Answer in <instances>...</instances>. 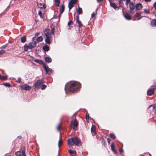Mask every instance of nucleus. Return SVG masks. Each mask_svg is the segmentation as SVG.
Instances as JSON below:
<instances>
[{
    "label": "nucleus",
    "mask_w": 156,
    "mask_h": 156,
    "mask_svg": "<svg viewBox=\"0 0 156 156\" xmlns=\"http://www.w3.org/2000/svg\"><path fill=\"white\" fill-rule=\"evenodd\" d=\"M0 79L1 80H5L7 79V76H3L0 74Z\"/></svg>",
    "instance_id": "f704fd0d"
},
{
    "label": "nucleus",
    "mask_w": 156,
    "mask_h": 156,
    "mask_svg": "<svg viewBox=\"0 0 156 156\" xmlns=\"http://www.w3.org/2000/svg\"><path fill=\"white\" fill-rule=\"evenodd\" d=\"M86 120L87 121H89V114L88 113H87L86 114Z\"/></svg>",
    "instance_id": "58836bf2"
},
{
    "label": "nucleus",
    "mask_w": 156,
    "mask_h": 156,
    "mask_svg": "<svg viewBox=\"0 0 156 156\" xmlns=\"http://www.w3.org/2000/svg\"><path fill=\"white\" fill-rule=\"evenodd\" d=\"M142 5L141 4L139 3L137 4L136 5V10H138L140 9L142 7Z\"/></svg>",
    "instance_id": "a211bd4d"
},
{
    "label": "nucleus",
    "mask_w": 156,
    "mask_h": 156,
    "mask_svg": "<svg viewBox=\"0 0 156 156\" xmlns=\"http://www.w3.org/2000/svg\"><path fill=\"white\" fill-rule=\"evenodd\" d=\"M39 33H37L35 34V37L39 35Z\"/></svg>",
    "instance_id": "13d9d810"
},
{
    "label": "nucleus",
    "mask_w": 156,
    "mask_h": 156,
    "mask_svg": "<svg viewBox=\"0 0 156 156\" xmlns=\"http://www.w3.org/2000/svg\"><path fill=\"white\" fill-rule=\"evenodd\" d=\"M151 0H145L146 2H150L151 1Z\"/></svg>",
    "instance_id": "4d7b16f0"
},
{
    "label": "nucleus",
    "mask_w": 156,
    "mask_h": 156,
    "mask_svg": "<svg viewBox=\"0 0 156 156\" xmlns=\"http://www.w3.org/2000/svg\"><path fill=\"white\" fill-rule=\"evenodd\" d=\"M141 13L140 12H136L135 14L136 16L138 18V20H139L142 17L141 16Z\"/></svg>",
    "instance_id": "bb28decb"
},
{
    "label": "nucleus",
    "mask_w": 156,
    "mask_h": 156,
    "mask_svg": "<svg viewBox=\"0 0 156 156\" xmlns=\"http://www.w3.org/2000/svg\"><path fill=\"white\" fill-rule=\"evenodd\" d=\"M74 144L77 146H80L82 145V143L80 140L77 137H74Z\"/></svg>",
    "instance_id": "20e7f679"
},
{
    "label": "nucleus",
    "mask_w": 156,
    "mask_h": 156,
    "mask_svg": "<svg viewBox=\"0 0 156 156\" xmlns=\"http://www.w3.org/2000/svg\"><path fill=\"white\" fill-rule=\"evenodd\" d=\"M126 5H128V4L130 2V0H126Z\"/></svg>",
    "instance_id": "de8ad7c7"
},
{
    "label": "nucleus",
    "mask_w": 156,
    "mask_h": 156,
    "mask_svg": "<svg viewBox=\"0 0 156 156\" xmlns=\"http://www.w3.org/2000/svg\"><path fill=\"white\" fill-rule=\"evenodd\" d=\"M72 24H73V22L72 21H70L68 22L67 25L69 26L70 25Z\"/></svg>",
    "instance_id": "37998d69"
},
{
    "label": "nucleus",
    "mask_w": 156,
    "mask_h": 156,
    "mask_svg": "<svg viewBox=\"0 0 156 156\" xmlns=\"http://www.w3.org/2000/svg\"><path fill=\"white\" fill-rule=\"evenodd\" d=\"M155 88H153L151 89H149L147 91V94L148 96H151L153 94L155 90Z\"/></svg>",
    "instance_id": "1a4fd4ad"
},
{
    "label": "nucleus",
    "mask_w": 156,
    "mask_h": 156,
    "mask_svg": "<svg viewBox=\"0 0 156 156\" xmlns=\"http://www.w3.org/2000/svg\"><path fill=\"white\" fill-rule=\"evenodd\" d=\"M38 15L40 16L41 18H42V12L41 11H39L38 12Z\"/></svg>",
    "instance_id": "49530a36"
},
{
    "label": "nucleus",
    "mask_w": 156,
    "mask_h": 156,
    "mask_svg": "<svg viewBox=\"0 0 156 156\" xmlns=\"http://www.w3.org/2000/svg\"><path fill=\"white\" fill-rule=\"evenodd\" d=\"M64 10V6L63 5H62L61 6L59 9V12H60V14L58 16L59 17L60 16V15L63 12Z\"/></svg>",
    "instance_id": "2eb2a0df"
},
{
    "label": "nucleus",
    "mask_w": 156,
    "mask_h": 156,
    "mask_svg": "<svg viewBox=\"0 0 156 156\" xmlns=\"http://www.w3.org/2000/svg\"><path fill=\"white\" fill-rule=\"evenodd\" d=\"M95 15H96L95 13H94V12H93L91 14V17L92 18L94 17L95 16Z\"/></svg>",
    "instance_id": "864d4df0"
},
{
    "label": "nucleus",
    "mask_w": 156,
    "mask_h": 156,
    "mask_svg": "<svg viewBox=\"0 0 156 156\" xmlns=\"http://www.w3.org/2000/svg\"><path fill=\"white\" fill-rule=\"evenodd\" d=\"M119 151L120 153H122L123 152V150L122 149L120 148L119 149Z\"/></svg>",
    "instance_id": "5fc2aeb1"
},
{
    "label": "nucleus",
    "mask_w": 156,
    "mask_h": 156,
    "mask_svg": "<svg viewBox=\"0 0 156 156\" xmlns=\"http://www.w3.org/2000/svg\"><path fill=\"white\" fill-rule=\"evenodd\" d=\"M68 143L69 145L73 146L74 144V138L69 139L68 140Z\"/></svg>",
    "instance_id": "9d476101"
},
{
    "label": "nucleus",
    "mask_w": 156,
    "mask_h": 156,
    "mask_svg": "<svg viewBox=\"0 0 156 156\" xmlns=\"http://www.w3.org/2000/svg\"><path fill=\"white\" fill-rule=\"evenodd\" d=\"M23 149L22 151V156H26L25 154V147H23Z\"/></svg>",
    "instance_id": "2f4dec72"
},
{
    "label": "nucleus",
    "mask_w": 156,
    "mask_h": 156,
    "mask_svg": "<svg viewBox=\"0 0 156 156\" xmlns=\"http://www.w3.org/2000/svg\"><path fill=\"white\" fill-rule=\"evenodd\" d=\"M103 0H97V1L98 2H101L102 1H103Z\"/></svg>",
    "instance_id": "680f3d73"
},
{
    "label": "nucleus",
    "mask_w": 156,
    "mask_h": 156,
    "mask_svg": "<svg viewBox=\"0 0 156 156\" xmlns=\"http://www.w3.org/2000/svg\"><path fill=\"white\" fill-rule=\"evenodd\" d=\"M43 83L42 79L37 80L34 84L35 88L39 89Z\"/></svg>",
    "instance_id": "7ed1b4c3"
},
{
    "label": "nucleus",
    "mask_w": 156,
    "mask_h": 156,
    "mask_svg": "<svg viewBox=\"0 0 156 156\" xmlns=\"http://www.w3.org/2000/svg\"><path fill=\"white\" fill-rule=\"evenodd\" d=\"M29 48L31 49L34 47L36 46V41L32 42H30L29 43Z\"/></svg>",
    "instance_id": "f8f14e48"
},
{
    "label": "nucleus",
    "mask_w": 156,
    "mask_h": 156,
    "mask_svg": "<svg viewBox=\"0 0 156 156\" xmlns=\"http://www.w3.org/2000/svg\"><path fill=\"white\" fill-rule=\"evenodd\" d=\"M107 140L108 142V144H109L110 143V140L108 138L107 139Z\"/></svg>",
    "instance_id": "6e6d98bb"
},
{
    "label": "nucleus",
    "mask_w": 156,
    "mask_h": 156,
    "mask_svg": "<svg viewBox=\"0 0 156 156\" xmlns=\"http://www.w3.org/2000/svg\"><path fill=\"white\" fill-rule=\"evenodd\" d=\"M7 45H8V44H7L4 45L2 46L0 48H5V47H7Z\"/></svg>",
    "instance_id": "a18cd8bd"
},
{
    "label": "nucleus",
    "mask_w": 156,
    "mask_h": 156,
    "mask_svg": "<svg viewBox=\"0 0 156 156\" xmlns=\"http://www.w3.org/2000/svg\"><path fill=\"white\" fill-rule=\"evenodd\" d=\"M62 141L61 140L60 138L58 143V146L59 149L60 148V145H61L62 144Z\"/></svg>",
    "instance_id": "72a5a7b5"
},
{
    "label": "nucleus",
    "mask_w": 156,
    "mask_h": 156,
    "mask_svg": "<svg viewBox=\"0 0 156 156\" xmlns=\"http://www.w3.org/2000/svg\"><path fill=\"white\" fill-rule=\"evenodd\" d=\"M34 61L36 62L39 63V64H42L43 63V62L42 60L38 59L34 60Z\"/></svg>",
    "instance_id": "c756f323"
},
{
    "label": "nucleus",
    "mask_w": 156,
    "mask_h": 156,
    "mask_svg": "<svg viewBox=\"0 0 156 156\" xmlns=\"http://www.w3.org/2000/svg\"><path fill=\"white\" fill-rule=\"evenodd\" d=\"M153 6L155 9L156 10V2L154 3L153 4Z\"/></svg>",
    "instance_id": "603ef678"
},
{
    "label": "nucleus",
    "mask_w": 156,
    "mask_h": 156,
    "mask_svg": "<svg viewBox=\"0 0 156 156\" xmlns=\"http://www.w3.org/2000/svg\"><path fill=\"white\" fill-rule=\"evenodd\" d=\"M80 87L81 84L79 82H75L73 83L69 87V91L74 93L77 91Z\"/></svg>",
    "instance_id": "f257e3e1"
},
{
    "label": "nucleus",
    "mask_w": 156,
    "mask_h": 156,
    "mask_svg": "<svg viewBox=\"0 0 156 156\" xmlns=\"http://www.w3.org/2000/svg\"><path fill=\"white\" fill-rule=\"evenodd\" d=\"M51 37H48V36L46 37V38L45 39V41L47 44H50L51 43V42L50 41V38H51Z\"/></svg>",
    "instance_id": "f3484780"
},
{
    "label": "nucleus",
    "mask_w": 156,
    "mask_h": 156,
    "mask_svg": "<svg viewBox=\"0 0 156 156\" xmlns=\"http://www.w3.org/2000/svg\"><path fill=\"white\" fill-rule=\"evenodd\" d=\"M77 1V0H70V2L72 4H75Z\"/></svg>",
    "instance_id": "e433bc0d"
},
{
    "label": "nucleus",
    "mask_w": 156,
    "mask_h": 156,
    "mask_svg": "<svg viewBox=\"0 0 156 156\" xmlns=\"http://www.w3.org/2000/svg\"><path fill=\"white\" fill-rule=\"evenodd\" d=\"M3 85L7 87H10V84L8 83H4L3 84Z\"/></svg>",
    "instance_id": "4c0bfd02"
},
{
    "label": "nucleus",
    "mask_w": 156,
    "mask_h": 156,
    "mask_svg": "<svg viewBox=\"0 0 156 156\" xmlns=\"http://www.w3.org/2000/svg\"><path fill=\"white\" fill-rule=\"evenodd\" d=\"M110 5L115 10H118L119 9V7L115 3L113 2H110Z\"/></svg>",
    "instance_id": "ddd939ff"
},
{
    "label": "nucleus",
    "mask_w": 156,
    "mask_h": 156,
    "mask_svg": "<svg viewBox=\"0 0 156 156\" xmlns=\"http://www.w3.org/2000/svg\"><path fill=\"white\" fill-rule=\"evenodd\" d=\"M46 87V86L45 85H42L41 87L42 90H43Z\"/></svg>",
    "instance_id": "c03bdc74"
},
{
    "label": "nucleus",
    "mask_w": 156,
    "mask_h": 156,
    "mask_svg": "<svg viewBox=\"0 0 156 156\" xmlns=\"http://www.w3.org/2000/svg\"><path fill=\"white\" fill-rule=\"evenodd\" d=\"M21 43H24L26 41V38L25 36H23L21 37Z\"/></svg>",
    "instance_id": "b1692460"
},
{
    "label": "nucleus",
    "mask_w": 156,
    "mask_h": 156,
    "mask_svg": "<svg viewBox=\"0 0 156 156\" xmlns=\"http://www.w3.org/2000/svg\"><path fill=\"white\" fill-rule=\"evenodd\" d=\"M76 22L78 24V25L80 27H81L83 26V25L81 22L79 20L78 15H77L76 17Z\"/></svg>",
    "instance_id": "4468645a"
},
{
    "label": "nucleus",
    "mask_w": 156,
    "mask_h": 156,
    "mask_svg": "<svg viewBox=\"0 0 156 156\" xmlns=\"http://www.w3.org/2000/svg\"><path fill=\"white\" fill-rule=\"evenodd\" d=\"M144 12L145 13L147 14L149 13L150 12V11L148 9H144Z\"/></svg>",
    "instance_id": "79ce46f5"
},
{
    "label": "nucleus",
    "mask_w": 156,
    "mask_h": 156,
    "mask_svg": "<svg viewBox=\"0 0 156 156\" xmlns=\"http://www.w3.org/2000/svg\"><path fill=\"white\" fill-rule=\"evenodd\" d=\"M43 40V38L41 36L38 37L36 39L37 42H39L42 41Z\"/></svg>",
    "instance_id": "a878e982"
},
{
    "label": "nucleus",
    "mask_w": 156,
    "mask_h": 156,
    "mask_svg": "<svg viewBox=\"0 0 156 156\" xmlns=\"http://www.w3.org/2000/svg\"><path fill=\"white\" fill-rule=\"evenodd\" d=\"M129 6L130 9V12L131 13H133V10L135 9L136 5L133 2H131L129 3Z\"/></svg>",
    "instance_id": "0eeeda50"
},
{
    "label": "nucleus",
    "mask_w": 156,
    "mask_h": 156,
    "mask_svg": "<svg viewBox=\"0 0 156 156\" xmlns=\"http://www.w3.org/2000/svg\"><path fill=\"white\" fill-rule=\"evenodd\" d=\"M122 0H119V4H121L122 1Z\"/></svg>",
    "instance_id": "bf43d9fd"
},
{
    "label": "nucleus",
    "mask_w": 156,
    "mask_h": 156,
    "mask_svg": "<svg viewBox=\"0 0 156 156\" xmlns=\"http://www.w3.org/2000/svg\"><path fill=\"white\" fill-rule=\"evenodd\" d=\"M77 12L79 14H82L83 13V11L82 8L78 7V9L76 10Z\"/></svg>",
    "instance_id": "393cba45"
},
{
    "label": "nucleus",
    "mask_w": 156,
    "mask_h": 156,
    "mask_svg": "<svg viewBox=\"0 0 156 156\" xmlns=\"http://www.w3.org/2000/svg\"><path fill=\"white\" fill-rule=\"evenodd\" d=\"M44 33L46 37H51V33L50 29H46L44 31Z\"/></svg>",
    "instance_id": "6e6552de"
},
{
    "label": "nucleus",
    "mask_w": 156,
    "mask_h": 156,
    "mask_svg": "<svg viewBox=\"0 0 156 156\" xmlns=\"http://www.w3.org/2000/svg\"><path fill=\"white\" fill-rule=\"evenodd\" d=\"M17 137L19 139H20L21 138V136H19Z\"/></svg>",
    "instance_id": "052dcab7"
},
{
    "label": "nucleus",
    "mask_w": 156,
    "mask_h": 156,
    "mask_svg": "<svg viewBox=\"0 0 156 156\" xmlns=\"http://www.w3.org/2000/svg\"><path fill=\"white\" fill-rule=\"evenodd\" d=\"M55 5L57 6H58L59 5L60 0H54Z\"/></svg>",
    "instance_id": "cd10ccee"
},
{
    "label": "nucleus",
    "mask_w": 156,
    "mask_h": 156,
    "mask_svg": "<svg viewBox=\"0 0 156 156\" xmlns=\"http://www.w3.org/2000/svg\"><path fill=\"white\" fill-rule=\"evenodd\" d=\"M69 29H70V27H69V28H68V30H69Z\"/></svg>",
    "instance_id": "0e129e2a"
},
{
    "label": "nucleus",
    "mask_w": 156,
    "mask_h": 156,
    "mask_svg": "<svg viewBox=\"0 0 156 156\" xmlns=\"http://www.w3.org/2000/svg\"><path fill=\"white\" fill-rule=\"evenodd\" d=\"M45 61L48 63H50L52 61L51 59V58L48 57H46L45 58Z\"/></svg>",
    "instance_id": "412c9836"
},
{
    "label": "nucleus",
    "mask_w": 156,
    "mask_h": 156,
    "mask_svg": "<svg viewBox=\"0 0 156 156\" xmlns=\"http://www.w3.org/2000/svg\"><path fill=\"white\" fill-rule=\"evenodd\" d=\"M66 87H65V90L66 92Z\"/></svg>",
    "instance_id": "e2e57ef3"
},
{
    "label": "nucleus",
    "mask_w": 156,
    "mask_h": 156,
    "mask_svg": "<svg viewBox=\"0 0 156 156\" xmlns=\"http://www.w3.org/2000/svg\"><path fill=\"white\" fill-rule=\"evenodd\" d=\"M20 88L21 90H29L31 89V87L27 84H24L22 85L20 87Z\"/></svg>",
    "instance_id": "39448f33"
},
{
    "label": "nucleus",
    "mask_w": 156,
    "mask_h": 156,
    "mask_svg": "<svg viewBox=\"0 0 156 156\" xmlns=\"http://www.w3.org/2000/svg\"><path fill=\"white\" fill-rule=\"evenodd\" d=\"M78 125V122L77 119H75L73 121H72L70 123V127H73L74 130H76L77 129V128Z\"/></svg>",
    "instance_id": "f03ea898"
},
{
    "label": "nucleus",
    "mask_w": 156,
    "mask_h": 156,
    "mask_svg": "<svg viewBox=\"0 0 156 156\" xmlns=\"http://www.w3.org/2000/svg\"><path fill=\"white\" fill-rule=\"evenodd\" d=\"M110 136L113 139H115V135L113 133H110Z\"/></svg>",
    "instance_id": "a19ab883"
},
{
    "label": "nucleus",
    "mask_w": 156,
    "mask_h": 156,
    "mask_svg": "<svg viewBox=\"0 0 156 156\" xmlns=\"http://www.w3.org/2000/svg\"><path fill=\"white\" fill-rule=\"evenodd\" d=\"M21 78L19 77L18 78V79L17 80H16V81L19 83H20V82L21 81Z\"/></svg>",
    "instance_id": "09e8293b"
},
{
    "label": "nucleus",
    "mask_w": 156,
    "mask_h": 156,
    "mask_svg": "<svg viewBox=\"0 0 156 156\" xmlns=\"http://www.w3.org/2000/svg\"><path fill=\"white\" fill-rule=\"evenodd\" d=\"M122 12H123V10H122ZM123 15L126 19L128 20H130L131 19V16L128 13H123Z\"/></svg>",
    "instance_id": "9b49d317"
},
{
    "label": "nucleus",
    "mask_w": 156,
    "mask_h": 156,
    "mask_svg": "<svg viewBox=\"0 0 156 156\" xmlns=\"http://www.w3.org/2000/svg\"><path fill=\"white\" fill-rule=\"evenodd\" d=\"M15 154L17 156H21V152L20 151H16Z\"/></svg>",
    "instance_id": "c9c22d12"
},
{
    "label": "nucleus",
    "mask_w": 156,
    "mask_h": 156,
    "mask_svg": "<svg viewBox=\"0 0 156 156\" xmlns=\"http://www.w3.org/2000/svg\"><path fill=\"white\" fill-rule=\"evenodd\" d=\"M73 4L70 3V2H69L68 4V7L69 10H70L73 8Z\"/></svg>",
    "instance_id": "473e14b6"
},
{
    "label": "nucleus",
    "mask_w": 156,
    "mask_h": 156,
    "mask_svg": "<svg viewBox=\"0 0 156 156\" xmlns=\"http://www.w3.org/2000/svg\"><path fill=\"white\" fill-rule=\"evenodd\" d=\"M69 153L72 156H75L76 155V152L74 150H69Z\"/></svg>",
    "instance_id": "6ab92c4d"
},
{
    "label": "nucleus",
    "mask_w": 156,
    "mask_h": 156,
    "mask_svg": "<svg viewBox=\"0 0 156 156\" xmlns=\"http://www.w3.org/2000/svg\"><path fill=\"white\" fill-rule=\"evenodd\" d=\"M43 49L44 51H49V48L48 45H45L43 47Z\"/></svg>",
    "instance_id": "5701e85b"
},
{
    "label": "nucleus",
    "mask_w": 156,
    "mask_h": 156,
    "mask_svg": "<svg viewBox=\"0 0 156 156\" xmlns=\"http://www.w3.org/2000/svg\"><path fill=\"white\" fill-rule=\"evenodd\" d=\"M153 107V109H154V108H155V106L154 105H150L149 106V107Z\"/></svg>",
    "instance_id": "3c124183"
},
{
    "label": "nucleus",
    "mask_w": 156,
    "mask_h": 156,
    "mask_svg": "<svg viewBox=\"0 0 156 156\" xmlns=\"http://www.w3.org/2000/svg\"><path fill=\"white\" fill-rule=\"evenodd\" d=\"M38 7L41 9H45V7H44V4L43 3H40L38 4Z\"/></svg>",
    "instance_id": "c85d7f7f"
},
{
    "label": "nucleus",
    "mask_w": 156,
    "mask_h": 156,
    "mask_svg": "<svg viewBox=\"0 0 156 156\" xmlns=\"http://www.w3.org/2000/svg\"><path fill=\"white\" fill-rule=\"evenodd\" d=\"M29 48V45H28L27 44H25L24 46V50L25 51H27L28 49Z\"/></svg>",
    "instance_id": "7c9ffc66"
},
{
    "label": "nucleus",
    "mask_w": 156,
    "mask_h": 156,
    "mask_svg": "<svg viewBox=\"0 0 156 156\" xmlns=\"http://www.w3.org/2000/svg\"><path fill=\"white\" fill-rule=\"evenodd\" d=\"M43 66L47 74L48 73L49 74L50 73H52L53 71V70L51 69L48 68L47 66L44 65Z\"/></svg>",
    "instance_id": "423d86ee"
},
{
    "label": "nucleus",
    "mask_w": 156,
    "mask_h": 156,
    "mask_svg": "<svg viewBox=\"0 0 156 156\" xmlns=\"http://www.w3.org/2000/svg\"><path fill=\"white\" fill-rule=\"evenodd\" d=\"M60 128V125H58V126L57 127V130L58 131H59Z\"/></svg>",
    "instance_id": "8fccbe9b"
},
{
    "label": "nucleus",
    "mask_w": 156,
    "mask_h": 156,
    "mask_svg": "<svg viewBox=\"0 0 156 156\" xmlns=\"http://www.w3.org/2000/svg\"><path fill=\"white\" fill-rule=\"evenodd\" d=\"M51 33H52V34H54V28L53 26H51Z\"/></svg>",
    "instance_id": "ea45409f"
},
{
    "label": "nucleus",
    "mask_w": 156,
    "mask_h": 156,
    "mask_svg": "<svg viewBox=\"0 0 156 156\" xmlns=\"http://www.w3.org/2000/svg\"><path fill=\"white\" fill-rule=\"evenodd\" d=\"M151 25L152 27H156V19L153 20L151 22Z\"/></svg>",
    "instance_id": "aec40b11"
},
{
    "label": "nucleus",
    "mask_w": 156,
    "mask_h": 156,
    "mask_svg": "<svg viewBox=\"0 0 156 156\" xmlns=\"http://www.w3.org/2000/svg\"><path fill=\"white\" fill-rule=\"evenodd\" d=\"M111 149L112 151L115 152V153H116V151L115 148V146L113 143L112 144L111 146Z\"/></svg>",
    "instance_id": "4be33fe9"
},
{
    "label": "nucleus",
    "mask_w": 156,
    "mask_h": 156,
    "mask_svg": "<svg viewBox=\"0 0 156 156\" xmlns=\"http://www.w3.org/2000/svg\"><path fill=\"white\" fill-rule=\"evenodd\" d=\"M91 132L93 136H94L96 135L95 126L92 125L91 129Z\"/></svg>",
    "instance_id": "dca6fc26"
}]
</instances>
